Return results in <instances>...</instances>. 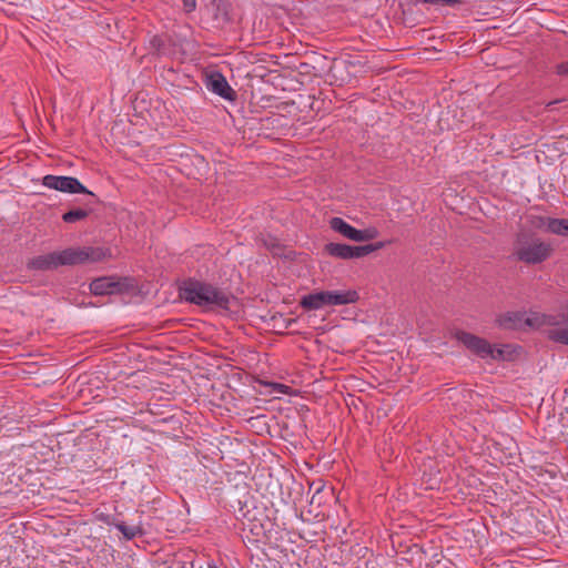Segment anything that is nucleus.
<instances>
[{"label":"nucleus","mask_w":568,"mask_h":568,"mask_svg":"<svg viewBox=\"0 0 568 568\" xmlns=\"http://www.w3.org/2000/svg\"><path fill=\"white\" fill-rule=\"evenodd\" d=\"M105 257L100 247L65 248L60 252L38 255L27 262V268L51 271L62 265H77L85 262H98Z\"/></svg>","instance_id":"nucleus-1"},{"label":"nucleus","mask_w":568,"mask_h":568,"mask_svg":"<svg viewBox=\"0 0 568 568\" xmlns=\"http://www.w3.org/2000/svg\"><path fill=\"white\" fill-rule=\"evenodd\" d=\"M181 300L204 308L227 310L230 304L229 295L221 288L195 278H186L179 285Z\"/></svg>","instance_id":"nucleus-2"},{"label":"nucleus","mask_w":568,"mask_h":568,"mask_svg":"<svg viewBox=\"0 0 568 568\" xmlns=\"http://www.w3.org/2000/svg\"><path fill=\"white\" fill-rule=\"evenodd\" d=\"M550 243L545 242L531 232L521 231L515 236L511 257L527 265H537L546 262L552 254Z\"/></svg>","instance_id":"nucleus-3"},{"label":"nucleus","mask_w":568,"mask_h":568,"mask_svg":"<svg viewBox=\"0 0 568 568\" xmlns=\"http://www.w3.org/2000/svg\"><path fill=\"white\" fill-rule=\"evenodd\" d=\"M359 295L354 290L318 291L303 296L300 305L306 311H315L326 306H339L356 303Z\"/></svg>","instance_id":"nucleus-4"},{"label":"nucleus","mask_w":568,"mask_h":568,"mask_svg":"<svg viewBox=\"0 0 568 568\" xmlns=\"http://www.w3.org/2000/svg\"><path fill=\"white\" fill-rule=\"evenodd\" d=\"M454 338L480 358L503 359L505 357L503 348L493 346L485 338L471 333L458 329L454 333Z\"/></svg>","instance_id":"nucleus-5"},{"label":"nucleus","mask_w":568,"mask_h":568,"mask_svg":"<svg viewBox=\"0 0 568 568\" xmlns=\"http://www.w3.org/2000/svg\"><path fill=\"white\" fill-rule=\"evenodd\" d=\"M42 184L49 189L63 193H83L95 199V194L90 192L77 178L73 176L48 174L42 178Z\"/></svg>","instance_id":"nucleus-6"},{"label":"nucleus","mask_w":568,"mask_h":568,"mask_svg":"<svg viewBox=\"0 0 568 568\" xmlns=\"http://www.w3.org/2000/svg\"><path fill=\"white\" fill-rule=\"evenodd\" d=\"M207 89L222 97L223 99L233 101L236 97L235 91L230 87L225 77L220 72H213L207 77Z\"/></svg>","instance_id":"nucleus-7"},{"label":"nucleus","mask_w":568,"mask_h":568,"mask_svg":"<svg viewBox=\"0 0 568 568\" xmlns=\"http://www.w3.org/2000/svg\"><path fill=\"white\" fill-rule=\"evenodd\" d=\"M149 52L155 57H169L174 53V44L169 36L155 34L150 39Z\"/></svg>","instance_id":"nucleus-8"},{"label":"nucleus","mask_w":568,"mask_h":568,"mask_svg":"<svg viewBox=\"0 0 568 568\" xmlns=\"http://www.w3.org/2000/svg\"><path fill=\"white\" fill-rule=\"evenodd\" d=\"M270 526H272L270 520L253 517L252 519L247 518L245 529H247L252 535V539H250L251 541L260 542L267 538L266 531L270 529Z\"/></svg>","instance_id":"nucleus-9"},{"label":"nucleus","mask_w":568,"mask_h":568,"mask_svg":"<svg viewBox=\"0 0 568 568\" xmlns=\"http://www.w3.org/2000/svg\"><path fill=\"white\" fill-rule=\"evenodd\" d=\"M90 291L94 295H110L120 291V283L111 277H99L91 282Z\"/></svg>","instance_id":"nucleus-10"},{"label":"nucleus","mask_w":568,"mask_h":568,"mask_svg":"<svg viewBox=\"0 0 568 568\" xmlns=\"http://www.w3.org/2000/svg\"><path fill=\"white\" fill-rule=\"evenodd\" d=\"M329 226L333 231L339 233L348 240L357 242L359 237V230L345 222L342 217H332L329 220Z\"/></svg>","instance_id":"nucleus-11"},{"label":"nucleus","mask_w":568,"mask_h":568,"mask_svg":"<svg viewBox=\"0 0 568 568\" xmlns=\"http://www.w3.org/2000/svg\"><path fill=\"white\" fill-rule=\"evenodd\" d=\"M325 252L337 258L352 260L353 258V246L343 243H328L325 245Z\"/></svg>","instance_id":"nucleus-12"},{"label":"nucleus","mask_w":568,"mask_h":568,"mask_svg":"<svg viewBox=\"0 0 568 568\" xmlns=\"http://www.w3.org/2000/svg\"><path fill=\"white\" fill-rule=\"evenodd\" d=\"M105 524L106 525L115 526L122 532L123 537L126 540H132L135 537L143 535V529L139 525H136V526H128L123 521L115 520V518H112V520L106 519Z\"/></svg>","instance_id":"nucleus-13"},{"label":"nucleus","mask_w":568,"mask_h":568,"mask_svg":"<svg viewBox=\"0 0 568 568\" xmlns=\"http://www.w3.org/2000/svg\"><path fill=\"white\" fill-rule=\"evenodd\" d=\"M564 327H557L549 331V338L556 343H560L568 346V304L565 306L562 312Z\"/></svg>","instance_id":"nucleus-14"},{"label":"nucleus","mask_w":568,"mask_h":568,"mask_svg":"<svg viewBox=\"0 0 568 568\" xmlns=\"http://www.w3.org/2000/svg\"><path fill=\"white\" fill-rule=\"evenodd\" d=\"M524 322V314L519 312L506 313L497 320L498 325L505 329H516Z\"/></svg>","instance_id":"nucleus-15"},{"label":"nucleus","mask_w":568,"mask_h":568,"mask_svg":"<svg viewBox=\"0 0 568 568\" xmlns=\"http://www.w3.org/2000/svg\"><path fill=\"white\" fill-rule=\"evenodd\" d=\"M386 242L369 243L361 246H353V258H359L366 256L375 251L385 247Z\"/></svg>","instance_id":"nucleus-16"},{"label":"nucleus","mask_w":568,"mask_h":568,"mask_svg":"<svg viewBox=\"0 0 568 568\" xmlns=\"http://www.w3.org/2000/svg\"><path fill=\"white\" fill-rule=\"evenodd\" d=\"M548 232L560 236H568V219L552 217L548 222Z\"/></svg>","instance_id":"nucleus-17"},{"label":"nucleus","mask_w":568,"mask_h":568,"mask_svg":"<svg viewBox=\"0 0 568 568\" xmlns=\"http://www.w3.org/2000/svg\"><path fill=\"white\" fill-rule=\"evenodd\" d=\"M90 212V210L85 209L70 210L62 215V221L65 223H75L78 221L87 219Z\"/></svg>","instance_id":"nucleus-18"},{"label":"nucleus","mask_w":568,"mask_h":568,"mask_svg":"<svg viewBox=\"0 0 568 568\" xmlns=\"http://www.w3.org/2000/svg\"><path fill=\"white\" fill-rule=\"evenodd\" d=\"M378 231L376 227H367L364 230H359V237L357 242H367L374 240L378 236Z\"/></svg>","instance_id":"nucleus-19"},{"label":"nucleus","mask_w":568,"mask_h":568,"mask_svg":"<svg viewBox=\"0 0 568 568\" xmlns=\"http://www.w3.org/2000/svg\"><path fill=\"white\" fill-rule=\"evenodd\" d=\"M418 3H429L433 6H449L454 7L456 4H459V0H416Z\"/></svg>","instance_id":"nucleus-20"},{"label":"nucleus","mask_w":568,"mask_h":568,"mask_svg":"<svg viewBox=\"0 0 568 568\" xmlns=\"http://www.w3.org/2000/svg\"><path fill=\"white\" fill-rule=\"evenodd\" d=\"M552 217L548 216H534L531 220V224L537 229H545L548 232V222L551 221Z\"/></svg>","instance_id":"nucleus-21"},{"label":"nucleus","mask_w":568,"mask_h":568,"mask_svg":"<svg viewBox=\"0 0 568 568\" xmlns=\"http://www.w3.org/2000/svg\"><path fill=\"white\" fill-rule=\"evenodd\" d=\"M183 9L185 12L190 13L196 8V0H182Z\"/></svg>","instance_id":"nucleus-22"},{"label":"nucleus","mask_w":568,"mask_h":568,"mask_svg":"<svg viewBox=\"0 0 568 568\" xmlns=\"http://www.w3.org/2000/svg\"><path fill=\"white\" fill-rule=\"evenodd\" d=\"M556 70L559 75H568V61L557 64Z\"/></svg>","instance_id":"nucleus-23"}]
</instances>
